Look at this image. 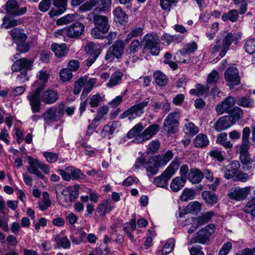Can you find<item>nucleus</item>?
<instances>
[{
  "label": "nucleus",
  "mask_w": 255,
  "mask_h": 255,
  "mask_svg": "<svg viewBox=\"0 0 255 255\" xmlns=\"http://www.w3.org/2000/svg\"><path fill=\"white\" fill-rule=\"evenodd\" d=\"M123 76L122 72L119 71H116L112 75L109 82L107 83V86L111 88L119 85L121 82Z\"/></svg>",
  "instance_id": "35"
},
{
  "label": "nucleus",
  "mask_w": 255,
  "mask_h": 255,
  "mask_svg": "<svg viewBox=\"0 0 255 255\" xmlns=\"http://www.w3.org/2000/svg\"><path fill=\"white\" fill-rule=\"evenodd\" d=\"M78 18V14L75 13L67 14L57 20L56 24L58 25L67 24Z\"/></svg>",
  "instance_id": "39"
},
{
  "label": "nucleus",
  "mask_w": 255,
  "mask_h": 255,
  "mask_svg": "<svg viewBox=\"0 0 255 255\" xmlns=\"http://www.w3.org/2000/svg\"><path fill=\"white\" fill-rule=\"evenodd\" d=\"M179 165L180 162L178 160L172 161L160 175L154 178V184L157 187L166 188L168 180L175 173Z\"/></svg>",
  "instance_id": "4"
},
{
  "label": "nucleus",
  "mask_w": 255,
  "mask_h": 255,
  "mask_svg": "<svg viewBox=\"0 0 255 255\" xmlns=\"http://www.w3.org/2000/svg\"><path fill=\"white\" fill-rule=\"evenodd\" d=\"M233 247L231 242L225 243L219 251L218 255H228Z\"/></svg>",
  "instance_id": "61"
},
{
  "label": "nucleus",
  "mask_w": 255,
  "mask_h": 255,
  "mask_svg": "<svg viewBox=\"0 0 255 255\" xmlns=\"http://www.w3.org/2000/svg\"><path fill=\"white\" fill-rule=\"evenodd\" d=\"M24 20L22 18L15 19L13 18H7L4 17L3 18V23L2 25L5 28L8 29L11 27L16 26L23 22Z\"/></svg>",
  "instance_id": "42"
},
{
  "label": "nucleus",
  "mask_w": 255,
  "mask_h": 255,
  "mask_svg": "<svg viewBox=\"0 0 255 255\" xmlns=\"http://www.w3.org/2000/svg\"><path fill=\"white\" fill-rule=\"evenodd\" d=\"M178 1V0H160V5L163 10L170 11Z\"/></svg>",
  "instance_id": "49"
},
{
  "label": "nucleus",
  "mask_w": 255,
  "mask_h": 255,
  "mask_svg": "<svg viewBox=\"0 0 255 255\" xmlns=\"http://www.w3.org/2000/svg\"><path fill=\"white\" fill-rule=\"evenodd\" d=\"M64 192L65 189L62 190L61 195L57 196V198L59 203L62 206H67L70 205L72 201L69 197V194H65Z\"/></svg>",
  "instance_id": "45"
},
{
  "label": "nucleus",
  "mask_w": 255,
  "mask_h": 255,
  "mask_svg": "<svg viewBox=\"0 0 255 255\" xmlns=\"http://www.w3.org/2000/svg\"><path fill=\"white\" fill-rule=\"evenodd\" d=\"M31 111L33 113L40 112L41 99L40 97H28Z\"/></svg>",
  "instance_id": "36"
},
{
  "label": "nucleus",
  "mask_w": 255,
  "mask_h": 255,
  "mask_svg": "<svg viewBox=\"0 0 255 255\" xmlns=\"http://www.w3.org/2000/svg\"><path fill=\"white\" fill-rule=\"evenodd\" d=\"M67 1L68 0H53V4L58 8V9H51L49 12L50 16L53 17L63 13L66 10Z\"/></svg>",
  "instance_id": "21"
},
{
  "label": "nucleus",
  "mask_w": 255,
  "mask_h": 255,
  "mask_svg": "<svg viewBox=\"0 0 255 255\" xmlns=\"http://www.w3.org/2000/svg\"><path fill=\"white\" fill-rule=\"evenodd\" d=\"M114 208V205L110 201H104L97 207V211L100 215L104 216Z\"/></svg>",
  "instance_id": "31"
},
{
  "label": "nucleus",
  "mask_w": 255,
  "mask_h": 255,
  "mask_svg": "<svg viewBox=\"0 0 255 255\" xmlns=\"http://www.w3.org/2000/svg\"><path fill=\"white\" fill-rule=\"evenodd\" d=\"M236 100L234 97H227L224 101L221 102L216 107V110L218 115L227 113L229 110L235 104Z\"/></svg>",
  "instance_id": "17"
},
{
  "label": "nucleus",
  "mask_w": 255,
  "mask_h": 255,
  "mask_svg": "<svg viewBox=\"0 0 255 255\" xmlns=\"http://www.w3.org/2000/svg\"><path fill=\"white\" fill-rule=\"evenodd\" d=\"M209 241V238L205 234L204 231L202 229L199 230L197 233L195 237L192 238L189 241V244L191 245L195 243H198L201 244H205Z\"/></svg>",
  "instance_id": "32"
},
{
  "label": "nucleus",
  "mask_w": 255,
  "mask_h": 255,
  "mask_svg": "<svg viewBox=\"0 0 255 255\" xmlns=\"http://www.w3.org/2000/svg\"><path fill=\"white\" fill-rule=\"evenodd\" d=\"M54 240L56 242L58 247L67 249H69L71 247L70 241L66 237L59 238V235H56L54 236Z\"/></svg>",
  "instance_id": "38"
},
{
  "label": "nucleus",
  "mask_w": 255,
  "mask_h": 255,
  "mask_svg": "<svg viewBox=\"0 0 255 255\" xmlns=\"http://www.w3.org/2000/svg\"><path fill=\"white\" fill-rule=\"evenodd\" d=\"M51 48L58 58L64 56L68 51L65 44L53 43L51 45Z\"/></svg>",
  "instance_id": "28"
},
{
  "label": "nucleus",
  "mask_w": 255,
  "mask_h": 255,
  "mask_svg": "<svg viewBox=\"0 0 255 255\" xmlns=\"http://www.w3.org/2000/svg\"><path fill=\"white\" fill-rule=\"evenodd\" d=\"M203 177V174L199 169L195 168H191L188 175V179L193 184L200 182Z\"/></svg>",
  "instance_id": "25"
},
{
  "label": "nucleus",
  "mask_w": 255,
  "mask_h": 255,
  "mask_svg": "<svg viewBox=\"0 0 255 255\" xmlns=\"http://www.w3.org/2000/svg\"><path fill=\"white\" fill-rule=\"evenodd\" d=\"M238 104L244 107H249L254 104V101L250 97H241L238 101Z\"/></svg>",
  "instance_id": "58"
},
{
  "label": "nucleus",
  "mask_w": 255,
  "mask_h": 255,
  "mask_svg": "<svg viewBox=\"0 0 255 255\" xmlns=\"http://www.w3.org/2000/svg\"><path fill=\"white\" fill-rule=\"evenodd\" d=\"M242 33L238 32L234 34L232 33H228L223 39V46L226 49H229L232 43L237 44L240 40L241 39Z\"/></svg>",
  "instance_id": "18"
},
{
  "label": "nucleus",
  "mask_w": 255,
  "mask_h": 255,
  "mask_svg": "<svg viewBox=\"0 0 255 255\" xmlns=\"http://www.w3.org/2000/svg\"><path fill=\"white\" fill-rule=\"evenodd\" d=\"M51 0H42L38 5L39 9L42 12H46L50 7Z\"/></svg>",
  "instance_id": "64"
},
{
  "label": "nucleus",
  "mask_w": 255,
  "mask_h": 255,
  "mask_svg": "<svg viewBox=\"0 0 255 255\" xmlns=\"http://www.w3.org/2000/svg\"><path fill=\"white\" fill-rule=\"evenodd\" d=\"M43 155L46 160L49 163H54L58 159V155L54 152H44Z\"/></svg>",
  "instance_id": "62"
},
{
  "label": "nucleus",
  "mask_w": 255,
  "mask_h": 255,
  "mask_svg": "<svg viewBox=\"0 0 255 255\" xmlns=\"http://www.w3.org/2000/svg\"><path fill=\"white\" fill-rule=\"evenodd\" d=\"M136 228V225L135 219H131L130 222L126 223L124 225V231L132 242L135 241L132 232L135 230Z\"/></svg>",
  "instance_id": "26"
},
{
  "label": "nucleus",
  "mask_w": 255,
  "mask_h": 255,
  "mask_svg": "<svg viewBox=\"0 0 255 255\" xmlns=\"http://www.w3.org/2000/svg\"><path fill=\"white\" fill-rule=\"evenodd\" d=\"M113 14L114 15V20L116 22L123 24L128 21V15L121 7H116L113 11Z\"/></svg>",
  "instance_id": "27"
},
{
  "label": "nucleus",
  "mask_w": 255,
  "mask_h": 255,
  "mask_svg": "<svg viewBox=\"0 0 255 255\" xmlns=\"http://www.w3.org/2000/svg\"><path fill=\"white\" fill-rule=\"evenodd\" d=\"M151 100L149 98H146L144 100L140 99L128 110L125 111L120 116V119L128 118L129 120L135 119L139 117L143 113V109L147 106ZM152 102H151V104Z\"/></svg>",
  "instance_id": "6"
},
{
  "label": "nucleus",
  "mask_w": 255,
  "mask_h": 255,
  "mask_svg": "<svg viewBox=\"0 0 255 255\" xmlns=\"http://www.w3.org/2000/svg\"><path fill=\"white\" fill-rule=\"evenodd\" d=\"M183 130L187 134L195 135L199 132V129L193 123L188 122L185 124Z\"/></svg>",
  "instance_id": "44"
},
{
  "label": "nucleus",
  "mask_w": 255,
  "mask_h": 255,
  "mask_svg": "<svg viewBox=\"0 0 255 255\" xmlns=\"http://www.w3.org/2000/svg\"><path fill=\"white\" fill-rule=\"evenodd\" d=\"M250 192V188L245 187L241 188L236 187L232 188L228 193V196L231 199L240 201L245 199Z\"/></svg>",
  "instance_id": "15"
},
{
  "label": "nucleus",
  "mask_w": 255,
  "mask_h": 255,
  "mask_svg": "<svg viewBox=\"0 0 255 255\" xmlns=\"http://www.w3.org/2000/svg\"><path fill=\"white\" fill-rule=\"evenodd\" d=\"M202 197L205 202L210 206H213L218 202L217 195L210 191H203L202 193Z\"/></svg>",
  "instance_id": "24"
},
{
  "label": "nucleus",
  "mask_w": 255,
  "mask_h": 255,
  "mask_svg": "<svg viewBox=\"0 0 255 255\" xmlns=\"http://www.w3.org/2000/svg\"><path fill=\"white\" fill-rule=\"evenodd\" d=\"M10 35L16 44L17 50L21 53L27 52L30 48L29 44L26 42L27 36L18 29H13L10 32Z\"/></svg>",
  "instance_id": "9"
},
{
  "label": "nucleus",
  "mask_w": 255,
  "mask_h": 255,
  "mask_svg": "<svg viewBox=\"0 0 255 255\" xmlns=\"http://www.w3.org/2000/svg\"><path fill=\"white\" fill-rule=\"evenodd\" d=\"M121 124L119 121L109 122L106 125L101 131V135L104 138H111L113 134L119 130Z\"/></svg>",
  "instance_id": "14"
},
{
  "label": "nucleus",
  "mask_w": 255,
  "mask_h": 255,
  "mask_svg": "<svg viewBox=\"0 0 255 255\" xmlns=\"http://www.w3.org/2000/svg\"><path fill=\"white\" fill-rule=\"evenodd\" d=\"M225 78L231 88L234 85H238L240 83V77L238 70L234 66L228 68L225 72Z\"/></svg>",
  "instance_id": "11"
},
{
  "label": "nucleus",
  "mask_w": 255,
  "mask_h": 255,
  "mask_svg": "<svg viewBox=\"0 0 255 255\" xmlns=\"http://www.w3.org/2000/svg\"><path fill=\"white\" fill-rule=\"evenodd\" d=\"M159 130V126L156 124L149 126L142 132L141 138L139 137V140L142 142L150 139L156 134Z\"/></svg>",
  "instance_id": "22"
},
{
  "label": "nucleus",
  "mask_w": 255,
  "mask_h": 255,
  "mask_svg": "<svg viewBox=\"0 0 255 255\" xmlns=\"http://www.w3.org/2000/svg\"><path fill=\"white\" fill-rule=\"evenodd\" d=\"M69 30V37L75 38L79 37L84 32L85 26L80 22H76L67 26Z\"/></svg>",
  "instance_id": "20"
},
{
  "label": "nucleus",
  "mask_w": 255,
  "mask_h": 255,
  "mask_svg": "<svg viewBox=\"0 0 255 255\" xmlns=\"http://www.w3.org/2000/svg\"><path fill=\"white\" fill-rule=\"evenodd\" d=\"M175 245V240L173 239H169L163 247L161 254L162 255H165L170 253L173 249Z\"/></svg>",
  "instance_id": "51"
},
{
  "label": "nucleus",
  "mask_w": 255,
  "mask_h": 255,
  "mask_svg": "<svg viewBox=\"0 0 255 255\" xmlns=\"http://www.w3.org/2000/svg\"><path fill=\"white\" fill-rule=\"evenodd\" d=\"M95 27L91 31L92 37L95 39H104L110 30V25L107 16L91 13Z\"/></svg>",
  "instance_id": "1"
},
{
  "label": "nucleus",
  "mask_w": 255,
  "mask_h": 255,
  "mask_svg": "<svg viewBox=\"0 0 255 255\" xmlns=\"http://www.w3.org/2000/svg\"><path fill=\"white\" fill-rule=\"evenodd\" d=\"M97 80L95 78L84 76L75 82L73 92L75 95H79L83 88L81 96H87L92 90Z\"/></svg>",
  "instance_id": "7"
},
{
  "label": "nucleus",
  "mask_w": 255,
  "mask_h": 255,
  "mask_svg": "<svg viewBox=\"0 0 255 255\" xmlns=\"http://www.w3.org/2000/svg\"><path fill=\"white\" fill-rule=\"evenodd\" d=\"M71 179L78 180L83 179L85 177L84 173L79 169L71 166Z\"/></svg>",
  "instance_id": "54"
},
{
  "label": "nucleus",
  "mask_w": 255,
  "mask_h": 255,
  "mask_svg": "<svg viewBox=\"0 0 255 255\" xmlns=\"http://www.w3.org/2000/svg\"><path fill=\"white\" fill-rule=\"evenodd\" d=\"M153 78L155 83L159 86L165 85L168 82L167 76L159 70L154 72Z\"/></svg>",
  "instance_id": "34"
},
{
  "label": "nucleus",
  "mask_w": 255,
  "mask_h": 255,
  "mask_svg": "<svg viewBox=\"0 0 255 255\" xmlns=\"http://www.w3.org/2000/svg\"><path fill=\"white\" fill-rule=\"evenodd\" d=\"M160 143L158 140H152L147 147V152L148 154H154L159 149Z\"/></svg>",
  "instance_id": "55"
},
{
  "label": "nucleus",
  "mask_w": 255,
  "mask_h": 255,
  "mask_svg": "<svg viewBox=\"0 0 255 255\" xmlns=\"http://www.w3.org/2000/svg\"><path fill=\"white\" fill-rule=\"evenodd\" d=\"M60 79L63 82H66L70 80L73 77V74L70 70L67 68H63L59 73Z\"/></svg>",
  "instance_id": "53"
},
{
  "label": "nucleus",
  "mask_w": 255,
  "mask_h": 255,
  "mask_svg": "<svg viewBox=\"0 0 255 255\" xmlns=\"http://www.w3.org/2000/svg\"><path fill=\"white\" fill-rule=\"evenodd\" d=\"M238 18V12L237 10L233 9L228 13H224L222 16V19L224 21L230 20L233 22L236 21Z\"/></svg>",
  "instance_id": "46"
},
{
  "label": "nucleus",
  "mask_w": 255,
  "mask_h": 255,
  "mask_svg": "<svg viewBox=\"0 0 255 255\" xmlns=\"http://www.w3.org/2000/svg\"><path fill=\"white\" fill-rule=\"evenodd\" d=\"M143 127L141 124H137L135 125L127 133L128 138H134L133 141L136 143H141L142 141L139 140V137L141 138L142 132Z\"/></svg>",
  "instance_id": "19"
},
{
  "label": "nucleus",
  "mask_w": 255,
  "mask_h": 255,
  "mask_svg": "<svg viewBox=\"0 0 255 255\" xmlns=\"http://www.w3.org/2000/svg\"><path fill=\"white\" fill-rule=\"evenodd\" d=\"M79 186L78 185H75L73 186H68L65 188V194H69V197L72 201L76 200L78 197L79 193Z\"/></svg>",
  "instance_id": "41"
},
{
  "label": "nucleus",
  "mask_w": 255,
  "mask_h": 255,
  "mask_svg": "<svg viewBox=\"0 0 255 255\" xmlns=\"http://www.w3.org/2000/svg\"><path fill=\"white\" fill-rule=\"evenodd\" d=\"M193 142L195 147L204 148L209 144V140L206 134L199 133L195 137Z\"/></svg>",
  "instance_id": "29"
},
{
  "label": "nucleus",
  "mask_w": 255,
  "mask_h": 255,
  "mask_svg": "<svg viewBox=\"0 0 255 255\" xmlns=\"http://www.w3.org/2000/svg\"><path fill=\"white\" fill-rule=\"evenodd\" d=\"M57 172L61 176L63 180L66 181L71 180V166H68L65 169H59Z\"/></svg>",
  "instance_id": "52"
},
{
  "label": "nucleus",
  "mask_w": 255,
  "mask_h": 255,
  "mask_svg": "<svg viewBox=\"0 0 255 255\" xmlns=\"http://www.w3.org/2000/svg\"><path fill=\"white\" fill-rule=\"evenodd\" d=\"M142 31L143 29L141 27H138L133 29L127 35L126 41L128 42L131 38L140 36Z\"/></svg>",
  "instance_id": "56"
},
{
  "label": "nucleus",
  "mask_w": 255,
  "mask_h": 255,
  "mask_svg": "<svg viewBox=\"0 0 255 255\" xmlns=\"http://www.w3.org/2000/svg\"><path fill=\"white\" fill-rule=\"evenodd\" d=\"M143 49L151 55L157 56L160 51L161 41L156 33H149L145 35L141 40Z\"/></svg>",
  "instance_id": "2"
},
{
  "label": "nucleus",
  "mask_w": 255,
  "mask_h": 255,
  "mask_svg": "<svg viewBox=\"0 0 255 255\" xmlns=\"http://www.w3.org/2000/svg\"><path fill=\"white\" fill-rule=\"evenodd\" d=\"M186 181L179 177L174 178L170 184V188L174 192H177L185 185Z\"/></svg>",
  "instance_id": "33"
},
{
  "label": "nucleus",
  "mask_w": 255,
  "mask_h": 255,
  "mask_svg": "<svg viewBox=\"0 0 255 255\" xmlns=\"http://www.w3.org/2000/svg\"><path fill=\"white\" fill-rule=\"evenodd\" d=\"M202 205L198 201L190 202L185 208L186 213H197L201 211Z\"/></svg>",
  "instance_id": "43"
},
{
  "label": "nucleus",
  "mask_w": 255,
  "mask_h": 255,
  "mask_svg": "<svg viewBox=\"0 0 255 255\" xmlns=\"http://www.w3.org/2000/svg\"><path fill=\"white\" fill-rule=\"evenodd\" d=\"M112 0H101V3L94 9L97 12L109 11L110 10Z\"/></svg>",
  "instance_id": "47"
},
{
  "label": "nucleus",
  "mask_w": 255,
  "mask_h": 255,
  "mask_svg": "<svg viewBox=\"0 0 255 255\" xmlns=\"http://www.w3.org/2000/svg\"><path fill=\"white\" fill-rule=\"evenodd\" d=\"M33 60L26 58H20L15 61L11 66L12 72H19L17 77L19 81L24 82L28 80L27 71L32 69Z\"/></svg>",
  "instance_id": "3"
},
{
  "label": "nucleus",
  "mask_w": 255,
  "mask_h": 255,
  "mask_svg": "<svg viewBox=\"0 0 255 255\" xmlns=\"http://www.w3.org/2000/svg\"><path fill=\"white\" fill-rule=\"evenodd\" d=\"M100 0H90L89 1L85 3L81 7L80 9L83 11H86L91 9L94 6H96Z\"/></svg>",
  "instance_id": "60"
},
{
  "label": "nucleus",
  "mask_w": 255,
  "mask_h": 255,
  "mask_svg": "<svg viewBox=\"0 0 255 255\" xmlns=\"http://www.w3.org/2000/svg\"><path fill=\"white\" fill-rule=\"evenodd\" d=\"M177 126V124L172 123H169L167 120H165L164 122V128L168 134H171L174 132L175 127Z\"/></svg>",
  "instance_id": "63"
},
{
  "label": "nucleus",
  "mask_w": 255,
  "mask_h": 255,
  "mask_svg": "<svg viewBox=\"0 0 255 255\" xmlns=\"http://www.w3.org/2000/svg\"><path fill=\"white\" fill-rule=\"evenodd\" d=\"M195 196V192L191 189L186 188L183 191L180 198L183 201H187L189 200H192Z\"/></svg>",
  "instance_id": "48"
},
{
  "label": "nucleus",
  "mask_w": 255,
  "mask_h": 255,
  "mask_svg": "<svg viewBox=\"0 0 255 255\" xmlns=\"http://www.w3.org/2000/svg\"><path fill=\"white\" fill-rule=\"evenodd\" d=\"M197 49L198 45L195 42L187 43L176 53L174 59L178 62L188 63L190 61V54L193 53Z\"/></svg>",
  "instance_id": "8"
},
{
  "label": "nucleus",
  "mask_w": 255,
  "mask_h": 255,
  "mask_svg": "<svg viewBox=\"0 0 255 255\" xmlns=\"http://www.w3.org/2000/svg\"><path fill=\"white\" fill-rule=\"evenodd\" d=\"M244 113L243 110L238 107H235L229 113L228 116L230 118V120L233 124H235L237 121L242 119Z\"/></svg>",
  "instance_id": "30"
},
{
  "label": "nucleus",
  "mask_w": 255,
  "mask_h": 255,
  "mask_svg": "<svg viewBox=\"0 0 255 255\" xmlns=\"http://www.w3.org/2000/svg\"><path fill=\"white\" fill-rule=\"evenodd\" d=\"M160 157L158 156L150 158L146 163L144 167L146 168V174L149 178L156 175L160 166Z\"/></svg>",
  "instance_id": "12"
},
{
  "label": "nucleus",
  "mask_w": 255,
  "mask_h": 255,
  "mask_svg": "<svg viewBox=\"0 0 255 255\" xmlns=\"http://www.w3.org/2000/svg\"><path fill=\"white\" fill-rule=\"evenodd\" d=\"M86 50L90 55L99 56L102 51V46L99 44L90 42L87 45Z\"/></svg>",
  "instance_id": "37"
},
{
  "label": "nucleus",
  "mask_w": 255,
  "mask_h": 255,
  "mask_svg": "<svg viewBox=\"0 0 255 255\" xmlns=\"http://www.w3.org/2000/svg\"><path fill=\"white\" fill-rule=\"evenodd\" d=\"M49 73L46 70H41L36 74V80L31 87V96H39L49 79Z\"/></svg>",
  "instance_id": "10"
},
{
  "label": "nucleus",
  "mask_w": 255,
  "mask_h": 255,
  "mask_svg": "<svg viewBox=\"0 0 255 255\" xmlns=\"http://www.w3.org/2000/svg\"><path fill=\"white\" fill-rule=\"evenodd\" d=\"M110 47L115 58L119 59L121 57L124 50L123 46L115 44Z\"/></svg>",
  "instance_id": "59"
},
{
  "label": "nucleus",
  "mask_w": 255,
  "mask_h": 255,
  "mask_svg": "<svg viewBox=\"0 0 255 255\" xmlns=\"http://www.w3.org/2000/svg\"><path fill=\"white\" fill-rule=\"evenodd\" d=\"M240 159L243 164L248 165L255 161V157L251 159L249 152L240 154Z\"/></svg>",
  "instance_id": "57"
},
{
  "label": "nucleus",
  "mask_w": 255,
  "mask_h": 255,
  "mask_svg": "<svg viewBox=\"0 0 255 255\" xmlns=\"http://www.w3.org/2000/svg\"><path fill=\"white\" fill-rule=\"evenodd\" d=\"M233 125L230 118L225 116L219 119L215 125V128L217 131H221L228 128Z\"/></svg>",
  "instance_id": "23"
},
{
  "label": "nucleus",
  "mask_w": 255,
  "mask_h": 255,
  "mask_svg": "<svg viewBox=\"0 0 255 255\" xmlns=\"http://www.w3.org/2000/svg\"><path fill=\"white\" fill-rule=\"evenodd\" d=\"M27 159L29 164L27 167V171L29 173L36 175L40 179H43L44 176L39 170L40 161L38 159L33 158L31 156H28Z\"/></svg>",
  "instance_id": "16"
},
{
  "label": "nucleus",
  "mask_w": 255,
  "mask_h": 255,
  "mask_svg": "<svg viewBox=\"0 0 255 255\" xmlns=\"http://www.w3.org/2000/svg\"><path fill=\"white\" fill-rule=\"evenodd\" d=\"M209 91L208 87L201 84H196L194 89L190 90L189 93L191 95L196 96H201L206 94Z\"/></svg>",
  "instance_id": "40"
},
{
  "label": "nucleus",
  "mask_w": 255,
  "mask_h": 255,
  "mask_svg": "<svg viewBox=\"0 0 255 255\" xmlns=\"http://www.w3.org/2000/svg\"><path fill=\"white\" fill-rule=\"evenodd\" d=\"M246 51L252 54L255 52V38H252L248 39L244 44Z\"/></svg>",
  "instance_id": "50"
},
{
  "label": "nucleus",
  "mask_w": 255,
  "mask_h": 255,
  "mask_svg": "<svg viewBox=\"0 0 255 255\" xmlns=\"http://www.w3.org/2000/svg\"><path fill=\"white\" fill-rule=\"evenodd\" d=\"M5 10L7 13L13 16H20L26 13V6L19 8L18 2L15 0H8L5 4Z\"/></svg>",
  "instance_id": "13"
},
{
  "label": "nucleus",
  "mask_w": 255,
  "mask_h": 255,
  "mask_svg": "<svg viewBox=\"0 0 255 255\" xmlns=\"http://www.w3.org/2000/svg\"><path fill=\"white\" fill-rule=\"evenodd\" d=\"M64 114V104H61L58 107H52L45 111L42 115L41 118L44 122L45 129L48 125L59 121Z\"/></svg>",
  "instance_id": "5"
}]
</instances>
